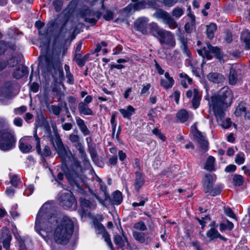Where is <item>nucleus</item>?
Returning a JSON list of instances; mask_svg holds the SVG:
<instances>
[{"mask_svg": "<svg viewBox=\"0 0 250 250\" xmlns=\"http://www.w3.org/2000/svg\"><path fill=\"white\" fill-rule=\"evenodd\" d=\"M34 139V136L33 137H24L21 138L19 141V148L21 151L23 153L29 152L32 149V146L27 142L35 144Z\"/></svg>", "mask_w": 250, "mask_h": 250, "instance_id": "nucleus-16", "label": "nucleus"}, {"mask_svg": "<svg viewBox=\"0 0 250 250\" xmlns=\"http://www.w3.org/2000/svg\"><path fill=\"white\" fill-rule=\"evenodd\" d=\"M186 96L188 98H191L193 97L190 102L194 109H197L199 107L202 98V94L197 89L194 88L193 90H188L186 92Z\"/></svg>", "mask_w": 250, "mask_h": 250, "instance_id": "nucleus-11", "label": "nucleus"}, {"mask_svg": "<svg viewBox=\"0 0 250 250\" xmlns=\"http://www.w3.org/2000/svg\"><path fill=\"white\" fill-rule=\"evenodd\" d=\"M28 73L27 68L24 65H20L13 73L14 78L19 79Z\"/></svg>", "mask_w": 250, "mask_h": 250, "instance_id": "nucleus-30", "label": "nucleus"}, {"mask_svg": "<svg viewBox=\"0 0 250 250\" xmlns=\"http://www.w3.org/2000/svg\"><path fill=\"white\" fill-rule=\"evenodd\" d=\"M218 122L220 123L221 126L224 128H229L231 126V122L230 118H227L224 120V117L222 119L216 118Z\"/></svg>", "mask_w": 250, "mask_h": 250, "instance_id": "nucleus-43", "label": "nucleus"}, {"mask_svg": "<svg viewBox=\"0 0 250 250\" xmlns=\"http://www.w3.org/2000/svg\"><path fill=\"white\" fill-rule=\"evenodd\" d=\"M80 204L83 208L94 209L96 207V203L94 201H89L83 198L80 199Z\"/></svg>", "mask_w": 250, "mask_h": 250, "instance_id": "nucleus-36", "label": "nucleus"}, {"mask_svg": "<svg viewBox=\"0 0 250 250\" xmlns=\"http://www.w3.org/2000/svg\"><path fill=\"white\" fill-rule=\"evenodd\" d=\"M146 2L144 0L139 1L134 4H130L128 5L126 8L128 9L130 12L132 10L139 11L144 9L146 7Z\"/></svg>", "mask_w": 250, "mask_h": 250, "instance_id": "nucleus-34", "label": "nucleus"}, {"mask_svg": "<svg viewBox=\"0 0 250 250\" xmlns=\"http://www.w3.org/2000/svg\"><path fill=\"white\" fill-rule=\"evenodd\" d=\"M110 123L113 133L115 132L117 122L116 121V113H113L111 115Z\"/></svg>", "mask_w": 250, "mask_h": 250, "instance_id": "nucleus-59", "label": "nucleus"}, {"mask_svg": "<svg viewBox=\"0 0 250 250\" xmlns=\"http://www.w3.org/2000/svg\"><path fill=\"white\" fill-rule=\"evenodd\" d=\"M108 200H109L111 204L119 205L123 201L122 194L120 191L116 190L112 193L111 197L109 196Z\"/></svg>", "mask_w": 250, "mask_h": 250, "instance_id": "nucleus-26", "label": "nucleus"}, {"mask_svg": "<svg viewBox=\"0 0 250 250\" xmlns=\"http://www.w3.org/2000/svg\"><path fill=\"white\" fill-rule=\"evenodd\" d=\"M176 35L177 36V39L181 44V48L185 53L188 57L190 56V52L188 49V40L187 35L183 32L181 28H178L176 32Z\"/></svg>", "mask_w": 250, "mask_h": 250, "instance_id": "nucleus-13", "label": "nucleus"}, {"mask_svg": "<svg viewBox=\"0 0 250 250\" xmlns=\"http://www.w3.org/2000/svg\"><path fill=\"white\" fill-rule=\"evenodd\" d=\"M244 154L242 152L237 154L235 159V163L238 165H241L244 163Z\"/></svg>", "mask_w": 250, "mask_h": 250, "instance_id": "nucleus-49", "label": "nucleus"}, {"mask_svg": "<svg viewBox=\"0 0 250 250\" xmlns=\"http://www.w3.org/2000/svg\"><path fill=\"white\" fill-rule=\"evenodd\" d=\"M132 234L134 239L141 243H145L148 244L152 241L151 238L144 232L134 231Z\"/></svg>", "mask_w": 250, "mask_h": 250, "instance_id": "nucleus-20", "label": "nucleus"}, {"mask_svg": "<svg viewBox=\"0 0 250 250\" xmlns=\"http://www.w3.org/2000/svg\"><path fill=\"white\" fill-rule=\"evenodd\" d=\"M135 109L131 105H128L127 108H121L119 109L120 112L122 114L124 118L130 119L131 116L135 113Z\"/></svg>", "mask_w": 250, "mask_h": 250, "instance_id": "nucleus-35", "label": "nucleus"}, {"mask_svg": "<svg viewBox=\"0 0 250 250\" xmlns=\"http://www.w3.org/2000/svg\"><path fill=\"white\" fill-rule=\"evenodd\" d=\"M73 229V221L67 216L63 217L55 229L54 238L55 242L60 244H66L71 237Z\"/></svg>", "mask_w": 250, "mask_h": 250, "instance_id": "nucleus-3", "label": "nucleus"}, {"mask_svg": "<svg viewBox=\"0 0 250 250\" xmlns=\"http://www.w3.org/2000/svg\"><path fill=\"white\" fill-rule=\"evenodd\" d=\"M246 111V108L244 104H239L237 107L234 114L236 116H240L243 113H245Z\"/></svg>", "mask_w": 250, "mask_h": 250, "instance_id": "nucleus-46", "label": "nucleus"}, {"mask_svg": "<svg viewBox=\"0 0 250 250\" xmlns=\"http://www.w3.org/2000/svg\"><path fill=\"white\" fill-rule=\"evenodd\" d=\"M134 186L137 192H139L140 189L145 183V179L142 174L140 172H136Z\"/></svg>", "mask_w": 250, "mask_h": 250, "instance_id": "nucleus-25", "label": "nucleus"}, {"mask_svg": "<svg viewBox=\"0 0 250 250\" xmlns=\"http://www.w3.org/2000/svg\"><path fill=\"white\" fill-rule=\"evenodd\" d=\"M233 95L228 86H224L217 93L212 94L208 102L210 109L216 118L225 117V111L232 102Z\"/></svg>", "mask_w": 250, "mask_h": 250, "instance_id": "nucleus-1", "label": "nucleus"}, {"mask_svg": "<svg viewBox=\"0 0 250 250\" xmlns=\"http://www.w3.org/2000/svg\"><path fill=\"white\" fill-rule=\"evenodd\" d=\"M156 108H151L148 113L147 114V117L150 121H154L155 118L156 117V114L155 112Z\"/></svg>", "mask_w": 250, "mask_h": 250, "instance_id": "nucleus-60", "label": "nucleus"}, {"mask_svg": "<svg viewBox=\"0 0 250 250\" xmlns=\"http://www.w3.org/2000/svg\"><path fill=\"white\" fill-rule=\"evenodd\" d=\"M16 138L14 133L9 128L8 123L0 119V149L8 151L15 146Z\"/></svg>", "mask_w": 250, "mask_h": 250, "instance_id": "nucleus-5", "label": "nucleus"}, {"mask_svg": "<svg viewBox=\"0 0 250 250\" xmlns=\"http://www.w3.org/2000/svg\"><path fill=\"white\" fill-rule=\"evenodd\" d=\"M169 14V13L163 10H157L155 13L156 17L157 18L162 19L163 22Z\"/></svg>", "mask_w": 250, "mask_h": 250, "instance_id": "nucleus-44", "label": "nucleus"}, {"mask_svg": "<svg viewBox=\"0 0 250 250\" xmlns=\"http://www.w3.org/2000/svg\"><path fill=\"white\" fill-rule=\"evenodd\" d=\"M207 236L211 240L219 238L221 240H226V239L222 236L214 228L210 229L207 233Z\"/></svg>", "mask_w": 250, "mask_h": 250, "instance_id": "nucleus-38", "label": "nucleus"}, {"mask_svg": "<svg viewBox=\"0 0 250 250\" xmlns=\"http://www.w3.org/2000/svg\"><path fill=\"white\" fill-rule=\"evenodd\" d=\"M27 110V107L26 106L23 105L19 107L16 108L14 109V113L16 115H21L23 113L25 112Z\"/></svg>", "mask_w": 250, "mask_h": 250, "instance_id": "nucleus-58", "label": "nucleus"}, {"mask_svg": "<svg viewBox=\"0 0 250 250\" xmlns=\"http://www.w3.org/2000/svg\"><path fill=\"white\" fill-rule=\"evenodd\" d=\"M114 242L115 244L120 248H123L125 245V242H127L126 237L124 236L123 238L120 235H116L114 237Z\"/></svg>", "mask_w": 250, "mask_h": 250, "instance_id": "nucleus-39", "label": "nucleus"}, {"mask_svg": "<svg viewBox=\"0 0 250 250\" xmlns=\"http://www.w3.org/2000/svg\"><path fill=\"white\" fill-rule=\"evenodd\" d=\"M188 16L189 17L190 21L185 24L184 29L186 33L190 34L193 30H196L195 17L191 13L188 14Z\"/></svg>", "mask_w": 250, "mask_h": 250, "instance_id": "nucleus-23", "label": "nucleus"}, {"mask_svg": "<svg viewBox=\"0 0 250 250\" xmlns=\"http://www.w3.org/2000/svg\"><path fill=\"white\" fill-rule=\"evenodd\" d=\"M149 34L156 38L161 44L174 47L176 41L174 34L171 31L161 28L157 23L151 22L149 25Z\"/></svg>", "mask_w": 250, "mask_h": 250, "instance_id": "nucleus-4", "label": "nucleus"}, {"mask_svg": "<svg viewBox=\"0 0 250 250\" xmlns=\"http://www.w3.org/2000/svg\"><path fill=\"white\" fill-rule=\"evenodd\" d=\"M53 4L56 12H60L62 9L63 4L62 0H54Z\"/></svg>", "mask_w": 250, "mask_h": 250, "instance_id": "nucleus-51", "label": "nucleus"}, {"mask_svg": "<svg viewBox=\"0 0 250 250\" xmlns=\"http://www.w3.org/2000/svg\"><path fill=\"white\" fill-rule=\"evenodd\" d=\"M103 17L106 21L111 20L113 19V13L111 11L106 10Z\"/></svg>", "mask_w": 250, "mask_h": 250, "instance_id": "nucleus-61", "label": "nucleus"}, {"mask_svg": "<svg viewBox=\"0 0 250 250\" xmlns=\"http://www.w3.org/2000/svg\"><path fill=\"white\" fill-rule=\"evenodd\" d=\"M50 109L52 111L53 114L56 116H59L62 111L61 107L56 105H51L50 106Z\"/></svg>", "mask_w": 250, "mask_h": 250, "instance_id": "nucleus-55", "label": "nucleus"}, {"mask_svg": "<svg viewBox=\"0 0 250 250\" xmlns=\"http://www.w3.org/2000/svg\"><path fill=\"white\" fill-rule=\"evenodd\" d=\"M197 52L199 55L208 60H210L212 58L211 53L213 54L218 59H221L222 57L220 48L216 46H213L210 43H207V47H204L202 50H198Z\"/></svg>", "mask_w": 250, "mask_h": 250, "instance_id": "nucleus-8", "label": "nucleus"}, {"mask_svg": "<svg viewBox=\"0 0 250 250\" xmlns=\"http://www.w3.org/2000/svg\"><path fill=\"white\" fill-rule=\"evenodd\" d=\"M20 61L18 58L12 57L9 60L8 62V65L10 67H14L20 63Z\"/></svg>", "mask_w": 250, "mask_h": 250, "instance_id": "nucleus-56", "label": "nucleus"}, {"mask_svg": "<svg viewBox=\"0 0 250 250\" xmlns=\"http://www.w3.org/2000/svg\"><path fill=\"white\" fill-rule=\"evenodd\" d=\"M239 69L237 65H232L229 69V84L234 85L238 81V73Z\"/></svg>", "mask_w": 250, "mask_h": 250, "instance_id": "nucleus-22", "label": "nucleus"}, {"mask_svg": "<svg viewBox=\"0 0 250 250\" xmlns=\"http://www.w3.org/2000/svg\"><path fill=\"white\" fill-rule=\"evenodd\" d=\"M216 175L215 174H207L203 178V188L205 193H208L210 190L213 185L216 181Z\"/></svg>", "mask_w": 250, "mask_h": 250, "instance_id": "nucleus-15", "label": "nucleus"}, {"mask_svg": "<svg viewBox=\"0 0 250 250\" xmlns=\"http://www.w3.org/2000/svg\"><path fill=\"white\" fill-rule=\"evenodd\" d=\"M241 41L245 43V48L250 49V31L247 29L244 30L240 37Z\"/></svg>", "mask_w": 250, "mask_h": 250, "instance_id": "nucleus-29", "label": "nucleus"}, {"mask_svg": "<svg viewBox=\"0 0 250 250\" xmlns=\"http://www.w3.org/2000/svg\"><path fill=\"white\" fill-rule=\"evenodd\" d=\"M79 113L84 115H93V111L88 107V104L81 102L78 105Z\"/></svg>", "mask_w": 250, "mask_h": 250, "instance_id": "nucleus-27", "label": "nucleus"}, {"mask_svg": "<svg viewBox=\"0 0 250 250\" xmlns=\"http://www.w3.org/2000/svg\"><path fill=\"white\" fill-rule=\"evenodd\" d=\"M89 151L91 158L93 162H97L99 161L97 151L94 147L89 148Z\"/></svg>", "mask_w": 250, "mask_h": 250, "instance_id": "nucleus-48", "label": "nucleus"}, {"mask_svg": "<svg viewBox=\"0 0 250 250\" xmlns=\"http://www.w3.org/2000/svg\"><path fill=\"white\" fill-rule=\"evenodd\" d=\"M221 188L219 186H216L210 188V190L208 193L212 196H215L221 193Z\"/></svg>", "mask_w": 250, "mask_h": 250, "instance_id": "nucleus-50", "label": "nucleus"}, {"mask_svg": "<svg viewBox=\"0 0 250 250\" xmlns=\"http://www.w3.org/2000/svg\"><path fill=\"white\" fill-rule=\"evenodd\" d=\"M184 14V9L176 7L174 8L171 12V16L176 19H179Z\"/></svg>", "mask_w": 250, "mask_h": 250, "instance_id": "nucleus-42", "label": "nucleus"}, {"mask_svg": "<svg viewBox=\"0 0 250 250\" xmlns=\"http://www.w3.org/2000/svg\"><path fill=\"white\" fill-rule=\"evenodd\" d=\"M153 133L160 138L162 141L164 142L166 140L165 136L161 133L160 130L158 128H154L152 130Z\"/></svg>", "mask_w": 250, "mask_h": 250, "instance_id": "nucleus-57", "label": "nucleus"}, {"mask_svg": "<svg viewBox=\"0 0 250 250\" xmlns=\"http://www.w3.org/2000/svg\"><path fill=\"white\" fill-rule=\"evenodd\" d=\"M224 211H225V214L227 216H228L231 218H235V215L230 208H224Z\"/></svg>", "mask_w": 250, "mask_h": 250, "instance_id": "nucleus-63", "label": "nucleus"}, {"mask_svg": "<svg viewBox=\"0 0 250 250\" xmlns=\"http://www.w3.org/2000/svg\"><path fill=\"white\" fill-rule=\"evenodd\" d=\"M179 170L180 166L178 165H174L167 170H164L162 172V174L167 175V177L174 176L177 175Z\"/></svg>", "mask_w": 250, "mask_h": 250, "instance_id": "nucleus-37", "label": "nucleus"}, {"mask_svg": "<svg viewBox=\"0 0 250 250\" xmlns=\"http://www.w3.org/2000/svg\"><path fill=\"white\" fill-rule=\"evenodd\" d=\"M34 141L36 145V149L37 153L42 157H48L51 154V151L49 147L45 145L42 150L40 146V138L38 137L37 131H34Z\"/></svg>", "mask_w": 250, "mask_h": 250, "instance_id": "nucleus-14", "label": "nucleus"}, {"mask_svg": "<svg viewBox=\"0 0 250 250\" xmlns=\"http://www.w3.org/2000/svg\"><path fill=\"white\" fill-rule=\"evenodd\" d=\"M134 229L140 231H145L147 229V227L145 223L143 221H139L134 224Z\"/></svg>", "mask_w": 250, "mask_h": 250, "instance_id": "nucleus-47", "label": "nucleus"}, {"mask_svg": "<svg viewBox=\"0 0 250 250\" xmlns=\"http://www.w3.org/2000/svg\"><path fill=\"white\" fill-rule=\"evenodd\" d=\"M16 83L12 81L6 82L0 88V103L6 105L8 101L14 97L13 90Z\"/></svg>", "mask_w": 250, "mask_h": 250, "instance_id": "nucleus-7", "label": "nucleus"}, {"mask_svg": "<svg viewBox=\"0 0 250 250\" xmlns=\"http://www.w3.org/2000/svg\"><path fill=\"white\" fill-rule=\"evenodd\" d=\"M190 116H192V114L190 115L185 109L180 110L176 114L177 119L182 123L187 121Z\"/></svg>", "mask_w": 250, "mask_h": 250, "instance_id": "nucleus-33", "label": "nucleus"}, {"mask_svg": "<svg viewBox=\"0 0 250 250\" xmlns=\"http://www.w3.org/2000/svg\"><path fill=\"white\" fill-rule=\"evenodd\" d=\"M40 85L37 83H33L30 86V89L34 93H36L39 89Z\"/></svg>", "mask_w": 250, "mask_h": 250, "instance_id": "nucleus-64", "label": "nucleus"}, {"mask_svg": "<svg viewBox=\"0 0 250 250\" xmlns=\"http://www.w3.org/2000/svg\"><path fill=\"white\" fill-rule=\"evenodd\" d=\"M1 231V241L2 242L3 247L8 250L10 248V243L12 238L11 235L9 233L8 229L6 227H3Z\"/></svg>", "mask_w": 250, "mask_h": 250, "instance_id": "nucleus-19", "label": "nucleus"}, {"mask_svg": "<svg viewBox=\"0 0 250 250\" xmlns=\"http://www.w3.org/2000/svg\"><path fill=\"white\" fill-rule=\"evenodd\" d=\"M101 17V13L99 12L90 11V15L86 16L84 21L86 22H89L91 24H95L97 21Z\"/></svg>", "mask_w": 250, "mask_h": 250, "instance_id": "nucleus-31", "label": "nucleus"}, {"mask_svg": "<svg viewBox=\"0 0 250 250\" xmlns=\"http://www.w3.org/2000/svg\"><path fill=\"white\" fill-rule=\"evenodd\" d=\"M100 184V189L104 193V200L106 201L108 200V198H109V195L107 192L106 185L103 182H101Z\"/></svg>", "mask_w": 250, "mask_h": 250, "instance_id": "nucleus-54", "label": "nucleus"}, {"mask_svg": "<svg viewBox=\"0 0 250 250\" xmlns=\"http://www.w3.org/2000/svg\"><path fill=\"white\" fill-rule=\"evenodd\" d=\"M59 202L64 208H69L75 203V199L71 192L65 190L60 193Z\"/></svg>", "mask_w": 250, "mask_h": 250, "instance_id": "nucleus-9", "label": "nucleus"}, {"mask_svg": "<svg viewBox=\"0 0 250 250\" xmlns=\"http://www.w3.org/2000/svg\"><path fill=\"white\" fill-rule=\"evenodd\" d=\"M244 182V179L240 175H235L233 177V185L236 186H241Z\"/></svg>", "mask_w": 250, "mask_h": 250, "instance_id": "nucleus-45", "label": "nucleus"}, {"mask_svg": "<svg viewBox=\"0 0 250 250\" xmlns=\"http://www.w3.org/2000/svg\"><path fill=\"white\" fill-rule=\"evenodd\" d=\"M43 60H40L38 65V68L42 70V73H47L52 71L53 64L52 60L47 56L42 58Z\"/></svg>", "mask_w": 250, "mask_h": 250, "instance_id": "nucleus-17", "label": "nucleus"}, {"mask_svg": "<svg viewBox=\"0 0 250 250\" xmlns=\"http://www.w3.org/2000/svg\"><path fill=\"white\" fill-rule=\"evenodd\" d=\"M148 19L146 18H140L136 20L134 22L135 29L141 32L143 34H149V24L147 23Z\"/></svg>", "mask_w": 250, "mask_h": 250, "instance_id": "nucleus-12", "label": "nucleus"}, {"mask_svg": "<svg viewBox=\"0 0 250 250\" xmlns=\"http://www.w3.org/2000/svg\"><path fill=\"white\" fill-rule=\"evenodd\" d=\"M55 143L53 140H52V144L57 151L58 154L59 155H63L65 153V150L63 145V143L61 140V139L58 133L55 134Z\"/></svg>", "mask_w": 250, "mask_h": 250, "instance_id": "nucleus-21", "label": "nucleus"}, {"mask_svg": "<svg viewBox=\"0 0 250 250\" xmlns=\"http://www.w3.org/2000/svg\"><path fill=\"white\" fill-rule=\"evenodd\" d=\"M103 237L104 238V241L107 243L111 250H113L114 247L111 241L109 234L107 232L104 231L103 234Z\"/></svg>", "mask_w": 250, "mask_h": 250, "instance_id": "nucleus-52", "label": "nucleus"}, {"mask_svg": "<svg viewBox=\"0 0 250 250\" xmlns=\"http://www.w3.org/2000/svg\"><path fill=\"white\" fill-rule=\"evenodd\" d=\"M207 78L208 81L215 83H222L225 80L224 75L216 72L209 73L207 75Z\"/></svg>", "mask_w": 250, "mask_h": 250, "instance_id": "nucleus-24", "label": "nucleus"}, {"mask_svg": "<svg viewBox=\"0 0 250 250\" xmlns=\"http://www.w3.org/2000/svg\"><path fill=\"white\" fill-rule=\"evenodd\" d=\"M151 87V85L150 83H147L146 85H144L143 88L141 90L140 92V95L141 96L144 95L146 94H148L149 90Z\"/></svg>", "mask_w": 250, "mask_h": 250, "instance_id": "nucleus-62", "label": "nucleus"}, {"mask_svg": "<svg viewBox=\"0 0 250 250\" xmlns=\"http://www.w3.org/2000/svg\"><path fill=\"white\" fill-rule=\"evenodd\" d=\"M82 171L81 163L78 161H74L67 168L65 175L69 184L74 189L79 192H82L83 180L80 173Z\"/></svg>", "mask_w": 250, "mask_h": 250, "instance_id": "nucleus-6", "label": "nucleus"}, {"mask_svg": "<svg viewBox=\"0 0 250 250\" xmlns=\"http://www.w3.org/2000/svg\"><path fill=\"white\" fill-rule=\"evenodd\" d=\"M194 128L192 133L194 139L198 142L201 149L207 151L208 149L209 143L205 135L197 130L195 125L194 126Z\"/></svg>", "mask_w": 250, "mask_h": 250, "instance_id": "nucleus-10", "label": "nucleus"}, {"mask_svg": "<svg viewBox=\"0 0 250 250\" xmlns=\"http://www.w3.org/2000/svg\"><path fill=\"white\" fill-rule=\"evenodd\" d=\"M57 223V218L51 215L48 209L42 206L37 215L35 229L43 239H46L52 232Z\"/></svg>", "mask_w": 250, "mask_h": 250, "instance_id": "nucleus-2", "label": "nucleus"}, {"mask_svg": "<svg viewBox=\"0 0 250 250\" xmlns=\"http://www.w3.org/2000/svg\"><path fill=\"white\" fill-rule=\"evenodd\" d=\"M69 140L73 143H75V146L78 149L79 153L83 157H86V152L84 146L80 142V137L78 135L75 134H71L69 136Z\"/></svg>", "mask_w": 250, "mask_h": 250, "instance_id": "nucleus-18", "label": "nucleus"}, {"mask_svg": "<svg viewBox=\"0 0 250 250\" xmlns=\"http://www.w3.org/2000/svg\"><path fill=\"white\" fill-rule=\"evenodd\" d=\"M216 25L213 23L207 26V35L209 39H212L214 37V33L216 30Z\"/></svg>", "mask_w": 250, "mask_h": 250, "instance_id": "nucleus-41", "label": "nucleus"}, {"mask_svg": "<svg viewBox=\"0 0 250 250\" xmlns=\"http://www.w3.org/2000/svg\"><path fill=\"white\" fill-rule=\"evenodd\" d=\"M215 160V159L213 156H209L206 161L204 168L210 171L214 170V163Z\"/></svg>", "mask_w": 250, "mask_h": 250, "instance_id": "nucleus-40", "label": "nucleus"}, {"mask_svg": "<svg viewBox=\"0 0 250 250\" xmlns=\"http://www.w3.org/2000/svg\"><path fill=\"white\" fill-rule=\"evenodd\" d=\"M163 23L171 29H175L176 28L178 29V28H181L175 19L172 17L170 14L168 15Z\"/></svg>", "mask_w": 250, "mask_h": 250, "instance_id": "nucleus-28", "label": "nucleus"}, {"mask_svg": "<svg viewBox=\"0 0 250 250\" xmlns=\"http://www.w3.org/2000/svg\"><path fill=\"white\" fill-rule=\"evenodd\" d=\"M76 124L84 136L88 135L90 134V131L87 128L84 121L80 117L76 118Z\"/></svg>", "mask_w": 250, "mask_h": 250, "instance_id": "nucleus-32", "label": "nucleus"}, {"mask_svg": "<svg viewBox=\"0 0 250 250\" xmlns=\"http://www.w3.org/2000/svg\"><path fill=\"white\" fill-rule=\"evenodd\" d=\"M174 83H171L167 80L162 79L160 81V85L166 89H168L173 86Z\"/></svg>", "mask_w": 250, "mask_h": 250, "instance_id": "nucleus-53", "label": "nucleus"}]
</instances>
